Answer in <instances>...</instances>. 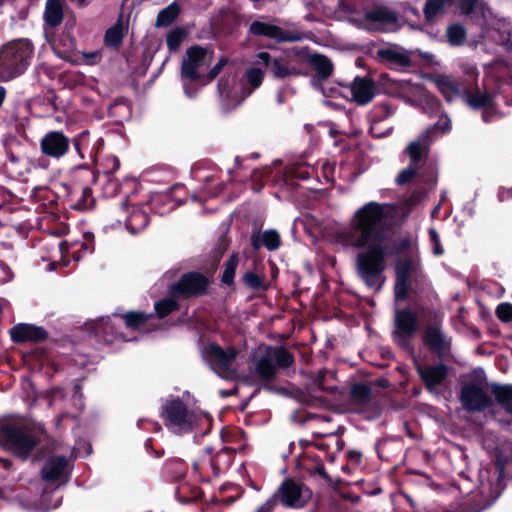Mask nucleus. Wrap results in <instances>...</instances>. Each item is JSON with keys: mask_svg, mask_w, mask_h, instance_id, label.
Listing matches in <instances>:
<instances>
[{"mask_svg": "<svg viewBox=\"0 0 512 512\" xmlns=\"http://www.w3.org/2000/svg\"><path fill=\"white\" fill-rule=\"evenodd\" d=\"M310 63L316 70L317 76L320 80L326 79L332 73L333 65L331 61L323 55H311Z\"/></svg>", "mask_w": 512, "mask_h": 512, "instance_id": "cd10ccee", "label": "nucleus"}, {"mask_svg": "<svg viewBox=\"0 0 512 512\" xmlns=\"http://www.w3.org/2000/svg\"><path fill=\"white\" fill-rule=\"evenodd\" d=\"M367 28L373 30H387L396 23V14L385 8L376 7L366 13Z\"/></svg>", "mask_w": 512, "mask_h": 512, "instance_id": "dca6fc26", "label": "nucleus"}, {"mask_svg": "<svg viewBox=\"0 0 512 512\" xmlns=\"http://www.w3.org/2000/svg\"><path fill=\"white\" fill-rule=\"evenodd\" d=\"M418 328L417 316L409 309L395 311V340L404 345Z\"/></svg>", "mask_w": 512, "mask_h": 512, "instance_id": "1a4fd4ad", "label": "nucleus"}, {"mask_svg": "<svg viewBox=\"0 0 512 512\" xmlns=\"http://www.w3.org/2000/svg\"><path fill=\"white\" fill-rule=\"evenodd\" d=\"M429 236L433 245H438V242H440L439 235L434 229L429 230Z\"/></svg>", "mask_w": 512, "mask_h": 512, "instance_id": "4d7b16f0", "label": "nucleus"}, {"mask_svg": "<svg viewBox=\"0 0 512 512\" xmlns=\"http://www.w3.org/2000/svg\"><path fill=\"white\" fill-rule=\"evenodd\" d=\"M351 94V98L359 105L370 102L374 97V86L371 80L357 77L351 83L350 87H345Z\"/></svg>", "mask_w": 512, "mask_h": 512, "instance_id": "a211bd4d", "label": "nucleus"}, {"mask_svg": "<svg viewBox=\"0 0 512 512\" xmlns=\"http://www.w3.org/2000/svg\"><path fill=\"white\" fill-rule=\"evenodd\" d=\"M53 50L55 51V53H56L60 58H63V59L67 58L66 53L58 51V50H57V48L55 47V45H53Z\"/></svg>", "mask_w": 512, "mask_h": 512, "instance_id": "680f3d73", "label": "nucleus"}, {"mask_svg": "<svg viewBox=\"0 0 512 512\" xmlns=\"http://www.w3.org/2000/svg\"><path fill=\"white\" fill-rule=\"evenodd\" d=\"M244 282L251 288H259L262 284L261 279L253 272H248L244 275Z\"/></svg>", "mask_w": 512, "mask_h": 512, "instance_id": "a18cd8bd", "label": "nucleus"}, {"mask_svg": "<svg viewBox=\"0 0 512 512\" xmlns=\"http://www.w3.org/2000/svg\"><path fill=\"white\" fill-rule=\"evenodd\" d=\"M122 209L126 214L125 225L131 234H136L146 228L149 223V216L142 209V206L124 204Z\"/></svg>", "mask_w": 512, "mask_h": 512, "instance_id": "f3484780", "label": "nucleus"}, {"mask_svg": "<svg viewBox=\"0 0 512 512\" xmlns=\"http://www.w3.org/2000/svg\"><path fill=\"white\" fill-rule=\"evenodd\" d=\"M0 464L5 468V469H9L10 468V462L7 461V460H4V459H1L0 458Z\"/></svg>", "mask_w": 512, "mask_h": 512, "instance_id": "e2e57ef3", "label": "nucleus"}, {"mask_svg": "<svg viewBox=\"0 0 512 512\" xmlns=\"http://www.w3.org/2000/svg\"><path fill=\"white\" fill-rule=\"evenodd\" d=\"M424 340L427 346H429L431 349L437 352L443 351L448 345L445 336L436 326L429 327L426 330Z\"/></svg>", "mask_w": 512, "mask_h": 512, "instance_id": "a878e982", "label": "nucleus"}, {"mask_svg": "<svg viewBox=\"0 0 512 512\" xmlns=\"http://www.w3.org/2000/svg\"><path fill=\"white\" fill-rule=\"evenodd\" d=\"M204 359L210 367L224 379H234L241 357L234 347L222 348L218 344L209 343L202 350Z\"/></svg>", "mask_w": 512, "mask_h": 512, "instance_id": "39448f33", "label": "nucleus"}, {"mask_svg": "<svg viewBox=\"0 0 512 512\" xmlns=\"http://www.w3.org/2000/svg\"><path fill=\"white\" fill-rule=\"evenodd\" d=\"M483 109L484 110H483L482 118L485 122H488V121H490V119L492 117V108L490 106H487Z\"/></svg>", "mask_w": 512, "mask_h": 512, "instance_id": "6e6d98bb", "label": "nucleus"}, {"mask_svg": "<svg viewBox=\"0 0 512 512\" xmlns=\"http://www.w3.org/2000/svg\"><path fill=\"white\" fill-rule=\"evenodd\" d=\"M512 198V187L510 189H505L503 188L500 192H499V199L501 201H504V200H508Z\"/></svg>", "mask_w": 512, "mask_h": 512, "instance_id": "864d4df0", "label": "nucleus"}, {"mask_svg": "<svg viewBox=\"0 0 512 512\" xmlns=\"http://www.w3.org/2000/svg\"><path fill=\"white\" fill-rule=\"evenodd\" d=\"M238 265V256L232 255L225 264V269L222 277V281L226 284H231L234 279L235 270Z\"/></svg>", "mask_w": 512, "mask_h": 512, "instance_id": "c9c22d12", "label": "nucleus"}, {"mask_svg": "<svg viewBox=\"0 0 512 512\" xmlns=\"http://www.w3.org/2000/svg\"><path fill=\"white\" fill-rule=\"evenodd\" d=\"M428 133L429 131H427L421 139L415 141V142H412L408 148H407V151H408V154L411 158L412 161H417L420 159V157L422 156V154L425 152V150L427 149V142H426V139L428 137Z\"/></svg>", "mask_w": 512, "mask_h": 512, "instance_id": "2f4dec72", "label": "nucleus"}, {"mask_svg": "<svg viewBox=\"0 0 512 512\" xmlns=\"http://www.w3.org/2000/svg\"><path fill=\"white\" fill-rule=\"evenodd\" d=\"M255 64L270 67L271 72L277 78H285L297 74L295 68L288 66L282 60L274 59L271 61L270 55L267 52L258 53L256 55Z\"/></svg>", "mask_w": 512, "mask_h": 512, "instance_id": "6ab92c4d", "label": "nucleus"}, {"mask_svg": "<svg viewBox=\"0 0 512 512\" xmlns=\"http://www.w3.org/2000/svg\"><path fill=\"white\" fill-rule=\"evenodd\" d=\"M399 89L412 96L423 95V88L420 85L413 84L408 80H400L398 82Z\"/></svg>", "mask_w": 512, "mask_h": 512, "instance_id": "a19ab883", "label": "nucleus"}, {"mask_svg": "<svg viewBox=\"0 0 512 512\" xmlns=\"http://www.w3.org/2000/svg\"><path fill=\"white\" fill-rule=\"evenodd\" d=\"M460 400L462 406L469 411H479L489 403L485 391L475 384H467L462 388Z\"/></svg>", "mask_w": 512, "mask_h": 512, "instance_id": "f8f14e48", "label": "nucleus"}, {"mask_svg": "<svg viewBox=\"0 0 512 512\" xmlns=\"http://www.w3.org/2000/svg\"><path fill=\"white\" fill-rule=\"evenodd\" d=\"M1 269L5 273V280H10L11 279V271H10L9 267L5 264H1Z\"/></svg>", "mask_w": 512, "mask_h": 512, "instance_id": "13d9d810", "label": "nucleus"}, {"mask_svg": "<svg viewBox=\"0 0 512 512\" xmlns=\"http://www.w3.org/2000/svg\"><path fill=\"white\" fill-rule=\"evenodd\" d=\"M125 27L121 22L116 23L113 27H111L105 36V42L108 46L117 47L124 36Z\"/></svg>", "mask_w": 512, "mask_h": 512, "instance_id": "c756f323", "label": "nucleus"}, {"mask_svg": "<svg viewBox=\"0 0 512 512\" xmlns=\"http://www.w3.org/2000/svg\"><path fill=\"white\" fill-rule=\"evenodd\" d=\"M450 129V120L447 117H441L433 128V131L440 130L442 133L448 131Z\"/></svg>", "mask_w": 512, "mask_h": 512, "instance_id": "8fccbe9b", "label": "nucleus"}, {"mask_svg": "<svg viewBox=\"0 0 512 512\" xmlns=\"http://www.w3.org/2000/svg\"><path fill=\"white\" fill-rule=\"evenodd\" d=\"M40 146L45 155L60 158L68 151L69 140L62 132L51 131L42 138Z\"/></svg>", "mask_w": 512, "mask_h": 512, "instance_id": "9b49d317", "label": "nucleus"}, {"mask_svg": "<svg viewBox=\"0 0 512 512\" xmlns=\"http://www.w3.org/2000/svg\"><path fill=\"white\" fill-rule=\"evenodd\" d=\"M178 13V5L175 3L170 4L159 12L156 19V25L161 27L171 24L176 19Z\"/></svg>", "mask_w": 512, "mask_h": 512, "instance_id": "c85d7f7f", "label": "nucleus"}, {"mask_svg": "<svg viewBox=\"0 0 512 512\" xmlns=\"http://www.w3.org/2000/svg\"><path fill=\"white\" fill-rule=\"evenodd\" d=\"M82 196L85 202L77 204L78 209H88L90 207V203L86 202V199L91 196V189L84 188L82 191Z\"/></svg>", "mask_w": 512, "mask_h": 512, "instance_id": "3c124183", "label": "nucleus"}, {"mask_svg": "<svg viewBox=\"0 0 512 512\" xmlns=\"http://www.w3.org/2000/svg\"><path fill=\"white\" fill-rule=\"evenodd\" d=\"M250 31L255 35H264L279 42H294L303 38L300 33H285L278 26L260 21L253 22L250 26Z\"/></svg>", "mask_w": 512, "mask_h": 512, "instance_id": "4468645a", "label": "nucleus"}, {"mask_svg": "<svg viewBox=\"0 0 512 512\" xmlns=\"http://www.w3.org/2000/svg\"><path fill=\"white\" fill-rule=\"evenodd\" d=\"M178 307L173 297L163 299L155 303V310L160 318L168 315Z\"/></svg>", "mask_w": 512, "mask_h": 512, "instance_id": "72a5a7b5", "label": "nucleus"}, {"mask_svg": "<svg viewBox=\"0 0 512 512\" xmlns=\"http://www.w3.org/2000/svg\"><path fill=\"white\" fill-rule=\"evenodd\" d=\"M106 161H107V163H108L109 165H111V171H110V172H114V171H116V170H118V169H119V167H120V162H119V160H118V158H117V157H114V156L109 157V158H107V160H106Z\"/></svg>", "mask_w": 512, "mask_h": 512, "instance_id": "603ef678", "label": "nucleus"}, {"mask_svg": "<svg viewBox=\"0 0 512 512\" xmlns=\"http://www.w3.org/2000/svg\"><path fill=\"white\" fill-rule=\"evenodd\" d=\"M14 342L39 341L46 337L45 331L32 324H18L10 329Z\"/></svg>", "mask_w": 512, "mask_h": 512, "instance_id": "aec40b11", "label": "nucleus"}, {"mask_svg": "<svg viewBox=\"0 0 512 512\" xmlns=\"http://www.w3.org/2000/svg\"><path fill=\"white\" fill-rule=\"evenodd\" d=\"M148 318V315L140 312H127L123 316L126 326L132 329H139Z\"/></svg>", "mask_w": 512, "mask_h": 512, "instance_id": "473e14b6", "label": "nucleus"}, {"mask_svg": "<svg viewBox=\"0 0 512 512\" xmlns=\"http://www.w3.org/2000/svg\"><path fill=\"white\" fill-rule=\"evenodd\" d=\"M70 246L69 244L66 242V241H60L58 244H57V249L60 251V253L64 256L65 253L68 252Z\"/></svg>", "mask_w": 512, "mask_h": 512, "instance_id": "5fc2aeb1", "label": "nucleus"}, {"mask_svg": "<svg viewBox=\"0 0 512 512\" xmlns=\"http://www.w3.org/2000/svg\"><path fill=\"white\" fill-rule=\"evenodd\" d=\"M466 102L473 108H485L490 105L491 98L488 94L480 93L466 98Z\"/></svg>", "mask_w": 512, "mask_h": 512, "instance_id": "4c0bfd02", "label": "nucleus"}, {"mask_svg": "<svg viewBox=\"0 0 512 512\" xmlns=\"http://www.w3.org/2000/svg\"><path fill=\"white\" fill-rule=\"evenodd\" d=\"M392 212L390 205L369 202L355 212L350 228L341 229L338 234L339 240L346 246L367 248L357 256V269L366 285L377 291L385 281L383 272L388 248L382 226Z\"/></svg>", "mask_w": 512, "mask_h": 512, "instance_id": "f257e3e1", "label": "nucleus"}, {"mask_svg": "<svg viewBox=\"0 0 512 512\" xmlns=\"http://www.w3.org/2000/svg\"><path fill=\"white\" fill-rule=\"evenodd\" d=\"M275 496L286 507L300 508L305 504L309 494L295 482L285 481Z\"/></svg>", "mask_w": 512, "mask_h": 512, "instance_id": "9d476101", "label": "nucleus"}, {"mask_svg": "<svg viewBox=\"0 0 512 512\" xmlns=\"http://www.w3.org/2000/svg\"><path fill=\"white\" fill-rule=\"evenodd\" d=\"M212 57V51L199 46H193L187 50L181 65V76L184 80L186 96H195L197 91L190 88L188 81L202 80L204 71L212 62Z\"/></svg>", "mask_w": 512, "mask_h": 512, "instance_id": "423d86ee", "label": "nucleus"}, {"mask_svg": "<svg viewBox=\"0 0 512 512\" xmlns=\"http://www.w3.org/2000/svg\"><path fill=\"white\" fill-rule=\"evenodd\" d=\"M42 435L40 427L31 428L26 425L0 421V440L5 441L12 451L21 458L28 456L41 440Z\"/></svg>", "mask_w": 512, "mask_h": 512, "instance_id": "7ed1b4c3", "label": "nucleus"}, {"mask_svg": "<svg viewBox=\"0 0 512 512\" xmlns=\"http://www.w3.org/2000/svg\"><path fill=\"white\" fill-rule=\"evenodd\" d=\"M413 268L411 261L400 263L396 267L395 298L405 299L408 291V279Z\"/></svg>", "mask_w": 512, "mask_h": 512, "instance_id": "4be33fe9", "label": "nucleus"}, {"mask_svg": "<svg viewBox=\"0 0 512 512\" xmlns=\"http://www.w3.org/2000/svg\"><path fill=\"white\" fill-rule=\"evenodd\" d=\"M497 316L503 321H511L512 320V304L510 303H501L498 305L496 309Z\"/></svg>", "mask_w": 512, "mask_h": 512, "instance_id": "37998d69", "label": "nucleus"}, {"mask_svg": "<svg viewBox=\"0 0 512 512\" xmlns=\"http://www.w3.org/2000/svg\"><path fill=\"white\" fill-rule=\"evenodd\" d=\"M329 95L330 96H337V95L345 96V94L342 91H338L336 89H331Z\"/></svg>", "mask_w": 512, "mask_h": 512, "instance_id": "052dcab7", "label": "nucleus"}, {"mask_svg": "<svg viewBox=\"0 0 512 512\" xmlns=\"http://www.w3.org/2000/svg\"><path fill=\"white\" fill-rule=\"evenodd\" d=\"M432 81L446 98V100L452 101L455 97L458 96L459 88L451 78L444 75H439L434 77Z\"/></svg>", "mask_w": 512, "mask_h": 512, "instance_id": "393cba45", "label": "nucleus"}, {"mask_svg": "<svg viewBox=\"0 0 512 512\" xmlns=\"http://www.w3.org/2000/svg\"><path fill=\"white\" fill-rule=\"evenodd\" d=\"M264 77V72L262 69L258 67H251L247 69L244 75L245 83L250 86L249 89L243 90L240 96H236V93L234 92V88H231L230 81L221 79L218 83V92L221 97H223L226 100H232L235 101V104L240 103L243 101L247 96L251 94V92L258 88Z\"/></svg>", "mask_w": 512, "mask_h": 512, "instance_id": "6e6552de", "label": "nucleus"}, {"mask_svg": "<svg viewBox=\"0 0 512 512\" xmlns=\"http://www.w3.org/2000/svg\"><path fill=\"white\" fill-rule=\"evenodd\" d=\"M379 56L391 64L398 67H407L410 65V55L409 53L399 47H387L380 49L378 52Z\"/></svg>", "mask_w": 512, "mask_h": 512, "instance_id": "5701e85b", "label": "nucleus"}, {"mask_svg": "<svg viewBox=\"0 0 512 512\" xmlns=\"http://www.w3.org/2000/svg\"><path fill=\"white\" fill-rule=\"evenodd\" d=\"M494 392L498 403L512 413V386H501L496 388Z\"/></svg>", "mask_w": 512, "mask_h": 512, "instance_id": "7c9ffc66", "label": "nucleus"}, {"mask_svg": "<svg viewBox=\"0 0 512 512\" xmlns=\"http://www.w3.org/2000/svg\"><path fill=\"white\" fill-rule=\"evenodd\" d=\"M59 505V501H57L54 505V507H57Z\"/></svg>", "mask_w": 512, "mask_h": 512, "instance_id": "338daca9", "label": "nucleus"}, {"mask_svg": "<svg viewBox=\"0 0 512 512\" xmlns=\"http://www.w3.org/2000/svg\"><path fill=\"white\" fill-rule=\"evenodd\" d=\"M277 496H273L268 499L256 512H271L277 502Z\"/></svg>", "mask_w": 512, "mask_h": 512, "instance_id": "09e8293b", "label": "nucleus"}, {"mask_svg": "<svg viewBox=\"0 0 512 512\" xmlns=\"http://www.w3.org/2000/svg\"><path fill=\"white\" fill-rule=\"evenodd\" d=\"M433 253L434 255H442L443 254V249L440 245V242H438V245H433Z\"/></svg>", "mask_w": 512, "mask_h": 512, "instance_id": "bf43d9fd", "label": "nucleus"}, {"mask_svg": "<svg viewBox=\"0 0 512 512\" xmlns=\"http://www.w3.org/2000/svg\"><path fill=\"white\" fill-rule=\"evenodd\" d=\"M184 38V32L182 30H173L167 35V46L169 50H177Z\"/></svg>", "mask_w": 512, "mask_h": 512, "instance_id": "58836bf2", "label": "nucleus"}, {"mask_svg": "<svg viewBox=\"0 0 512 512\" xmlns=\"http://www.w3.org/2000/svg\"><path fill=\"white\" fill-rule=\"evenodd\" d=\"M478 6V2L476 0H462L460 4V9L464 14H471Z\"/></svg>", "mask_w": 512, "mask_h": 512, "instance_id": "49530a36", "label": "nucleus"}, {"mask_svg": "<svg viewBox=\"0 0 512 512\" xmlns=\"http://www.w3.org/2000/svg\"><path fill=\"white\" fill-rule=\"evenodd\" d=\"M193 468L195 471H199L201 469V464L199 462H195Z\"/></svg>", "mask_w": 512, "mask_h": 512, "instance_id": "0e129e2a", "label": "nucleus"}, {"mask_svg": "<svg viewBox=\"0 0 512 512\" xmlns=\"http://www.w3.org/2000/svg\"><path fill=\"white\" fill-rule=\"evenodd\" d=\"M82 247H83L85 250H88V247H87V246L82 245Z\"/></svg>", "mask_w": 512, "mask_h": 512, "instance_id": "69168bd1", "label": "nucleus"}, {"mask_svg": "<svg viewBox=\"0 0 512 512\" xmlns=\"http://www.w3.org/2000/svg\"><path fill=\"white\" fill-rule=\"evenodd\" d=\"M447 37L452 45H459L465 39V30L460 25L450 26L447 30Z\"/></svg>", "mask_w": 512, "mask_h": 512, "instance_id": "e433bc0d", "label": "nucleus"}, {"mask_svg": "<svg viewBox=\"0 0 512 512\" xmlns=\"http://www.w3.org/2000/svg\"><path fill=\"white\" fill-rule=\"evenodd\" d=\"M252 245L255 249L264 246L268 250H276L280 246V236L275 230H266L261 234L252 236Z\"/></svg>", "mask_w": 512, "mask_h": 512, "instance_id": "b1692460", "label": "nucleus"}, {"mask_svg": "<svg viewBox=\"0 0 512 512\" xmlns=\"http://www.w3.org/2000/svg\"><path fill=\"white\" fill-rule=\"evenodd\" d=\"M352 395L358 402H366L370 398V388L366 384H356L352 387Z\"/></svg>", "mask_w": 512, "mask_h": 512, "instance_id": "ea45409f", "label": "nucleus"}, {"mask_svg": "<svg viewBox=\"0 0 512 512\" xmlns=\"http://www.w3.org/2000/svg\"><path fill=\"white\" fill-rule=\"evenodd\" d=\"M206 285L207 280L201 274L188 273L183 275L179 282L172 284L170 290L173 294L189 296L203 291Z\"/></svg>", "mask_w": 512, "mask_h": 512, "instance_id": "ddd939ff", "label": "nucleus"}, {"mask_svg": "<svg viewBox=\"0 0 512 512\" xmlns=\"http://www.w3.org/2000/svg\"><path fill=\"white\" fill-rule=\"evenodd\" d=\"M416 174V169L412 166H409L407 167L406 169L402 170L397 178H396V182L399 184V185H404L406 183H408Z\"/></svg>", "mask_w": 512, "mask_h": 512, "instance_id": "c03bdc74", "label": "nucleus"}, {"mask_svg": "<svg viewBox=\"0 0 512 512\" xmlns=\"http://www.w3.org/2000/svg\"><path fill=\"white\" fill-rule=\"evenodd\" d=\"M114 332V323H112L109 318L100 320L97 326V333H102L107 341H111L112 339L108 338V336Z\"/></svg>", "mask_w": 512, "mask_h": 512, "instance_id": "79ce46f5", "label": "nucleus"}, {"mask_svg": "<svg viewBox=\"0 0 512 512\" xmlns=\"http://www.w3.org/2000/svg\"><path fill=\"white\" fill-rule=\"evenodd\" d=\"M226 63H227L226 58L220 59L219 62L208 73L206 82L212 81L219 74V72L226 65Z\"/></svg>", "mask_w": 512, "mask_h": 512, "instance_id": "de8ad7c7", "label": "nucleus"}, {"mask_svg": "<svg viewBox=\"0 0 512 512\" xmlns=\"http://www.w3.org/2000/svg\"><path fill=\"white\" fill-rule=\"evenodd\" d=\"M33 55L27 39L9 41L0 46V81H10L25 72Z\"/></svg>", "mask_w": 512, "mask_h": 512, "instance_id": "f03ea898", "label": "nucleus"}, {"mask_svg": "<svg viewBox=\"0 0 512 512\" xmlns=\"http://www.w3.org/2000/svg\"><path fill=\"white\" fill-rule=\"evenodd\" d=\"M417 371L431 391L444 381L448 373L447 367L442 364L426 367L418 366Z\"/></svg>", "mask_w": 512, "mask_h": 512, "instance_id": "412c9836", "label": "nucleus"}, {"mask_svg": "<svg viewBox=\"0 0 512 512\" xmlns=\"http://www.w3.org/2000/svg\"><path fill=\"white\" fill-rule=\"evenodd\" d=\"M70 467L65 457H53L42 468L43 478L47 481L65 483L68 479Z\"/></svg>", "mask_w": 512, "mask_h": 512, "instance_id": "2eb2a0df", "label": "nucleus"}, {"mask_svg": "<svg viewBox=\"0 0 512 512\" xmlns=\"http://www.w3.org/2000/svg\"><path fill=\"white\" fill-rule=\"evenodd\" d=\"M45 22L49 26H57L63 19V10L58 0H47L44 13Z\"/></svg>", "mask_w": 512, "mask_h": 512, "instance_id": "bb28decb", "label": "nucleus"}, {"mask_svg": "<svg viewBox=\"0 0 512 512\" xmlns=\"http://www.w3.org/2000/svg\"><path fill=\"white\" fill-rule=\"evenodd\" d=\"M292 356L281 347H268L256 362V372L263 379L274 376L277 367H288L292 364Z\"/></svg>", "mask_w": 512, "mask_h": 512, "instance_id": "0eeeda50", "label": "nucleus"}, {"mask_svg": "<svg viewBox=\"0 0 512 512\" xmlns=\"http://www.w3.org/2000/svg\"><path fill=\"white\" fill-rule=\"evenodd\" d=\"M161 415L167 427L175 433L187 432L202 421H208L206 414L189 411L179 399L167 400Z\"/></svg>", "mask_w": 512, "mask_h": 512, "instance_id": "20e7f679", "label": "nucleus"}, {"mask_svg": "<svg viewBox=\"0 0 512 512\" xmlns=\"http://www.w3.org/2000/svg\"><path fill=\"white\" fill-rule=\"evenodd\" d=\"M445 4H446V0H429V1H427L425 8H424V13H425L426 18L428 20H432L434 17L439 15L443 11Z\"/></svg>", "mask_w": 512, "mask_h": 512, "instance_id": "f704fd0d", "label": "nucleus"}]
</instances>
